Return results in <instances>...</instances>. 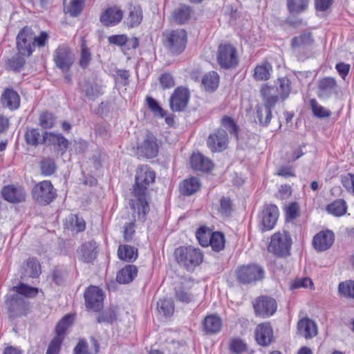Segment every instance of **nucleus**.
<instances>
[{
	"instance_id": "nucleus-58",
	"label": "nucleus",
	"mask_w": 354,
	"mask_h": 354,
	"mask_svg": "<svg viewBox=\"0 0 354 354\" xmlns=\"http://www.w3.org/2000/svg\"><path fill=\"white\" fill-rule=\"evenodd\" d=\"M62 339L58 337H54L50 341L46 354H59Z\"/></svg>"
},
{
	"instance_id": "nucleus-34",
	"label": "nucleus",
	"mask_w": 354,
	"mask_h": 354,
	"mask_svg": "<svg viewBox=\"0 0 354 354\" xmlns=\"http://www.w3.org/2000/svg\"><path fill=\"white\" fill-rule=\"evenodd\" d=\"M313 42V39L310 32H304L295 37L292 40V47L293 48H305L310 46Z\"/></svg>"
},
{
	"instance_id": "nucleus-63",
	"label": "nucleus",
	"mask_w": 354,
	"mask_h": 354,
	"mask_svg": "<svg viewBox=\"0 0 354 354\" xmlns=\"http://www.w3.org/2000/svg\"><path fill=\"white\" fill-rule=\"evenodd\" d=\"M246 344L241 339H236L232 341L230 349L233 353H241L246 350Z\"/></svg>"
},
{
	"instance_id": "nucleus-32",
	"label": "nucleus",
	"mask_w": 354,
	"mask_h": 354,
	"mask_svg": "<svg viewBox=\"0 0 354 354\" xmlns=\"http://www.w3.org/2000/svg\"><path fill=\"white\" fill-rule=\"evenodd\" d=\"M118 255L121 260L131 262L137 259V250L128 245H120L118 250Z\"/></svg>"
},
{
	"instance_id": "nucleus-59",
	"label": "nucleus",
	"mask_w": 354,
	"mask_h": 354,
	"mask_svg": "<svg viewBox=\"0 0 354 354\" xmlns=\"http://www.w3.org/2000/svg\"><path fill=\"white\" fill-rule=\"evenodd\" d=\"M129 74L127 71L118 70L115 74V80L117 84L120 86H125L127 85Z\"/></svg>"
},
{
	"instance_id": "nucleus-57",
	"label": "nucleus",
	"mask_w": 354,
	"mask_h": 354,
	"mask_svg": "<svg viewBox=\"0 0 354 354\" xmlns=\"http://www.w3.org/2000/svg\"><path fill=\"white\" fill-rule=\"evenodd\" d=\"M218 211L223 216H229L232 212L231 201L225 197L221 198Z\"/></svg>"
},
{
	"instance_id": "nucleus-29",
	"label": "nucleus",
	"mask_w": 354,
	"mask_h": 354,
	"mask_svg": "<svg viewBox=\"0 0 354 354\" xmlns=\"http://www.w3.org/2000/svg\"><path fill=\"white\" fill-rule=\"evenodd\" d=\"M138 269L134 265H127L121 269L117 274V281L120 283H129L137 276Z\"/></svg>"
},
{
	"instance_id": "nucleus-43",
	"label": "nucleus",
	"mask_w": 354,
	"mask_h": 354,
	"mask_svg": "<svg viewBox=\"0 0 354 354\" xmlns=\"http://www.w3.org/2000/svg\"><path fill=\"white\" fill-rule=\"evenodd\" d=\"M219 82V75L215 71L209 72L202 79V84L206 88H217Z\"/></svg>"
},
{
	"instance_id": "nucleus-56",
	"label": "nucleus",
	"mask_w": 354,
	"mask_h": 354,
	"mask_svg": "<svg viewBox=\"0 0 354 354\" xmlns=\"http://www.w3.org/2000/svg\"><path fill=\"white\" fill-rule=\"evenodd\" d=\"M91 60V54L85 45L82 46L79 64L82 68H86Z\"/></svg>"
},
{
	"instance_id": "nucleus-35",
	"label": "nucleus",
	"mask_w": 354,
	"mask_h": 354,
	"mask_svg": "<svg viewBox=\"0 0 354 354\" xmlns=\"http://www.w3.org/2000/svg\"><path fill=\"white\" fill-rule=\"evenodd\" d=\"M25 140L26 143L31 146H37L42 144V136L40 135L39 130L34 128H27L25 132Z\"/></svg>"
},
{
	"instance_id": "nucleus-54",
	"label": "nucleus",
	"mask_w": 354,
	"mask_h": 354,
	"mask_svg": "<svg viewBox=\"0 0 354 354\" xmlns=\"http://www.w3.org/2000/svg\"><path fill=\"white\" fill-rule=\"evenodd\" d=\"M39 124L44 129H51L54 127L55 119L53 115L48 112H44L39 115Z\"/></svg>"
},
{
	"instance_id": "nucleus-13",
	"label": "nucleus",
	"mask_w": 354,
	"mask_h": 354,
	"mask_svg": "<svg viewBox=\"0 0 354 354\" xmlns=\"http://www.w3.org/2000/svg\"><path fill=\"white\" fill-rule=\"evenodd\" d=\"M228 144V135L223 129H216L210 133L207 140V145L212 152H221L225 150Z\"/></svg>"
},
{
	"instance_id": "nucleus-44",
	"label": "nucleus",
	"mask_w": 354,
	"mask_h": 354,
	"mask_svg": "<svg viewBox=\"0 0 354 354\" xmlns=\"http://www.w3.org/2000/svg\"><path fill=\"white\" fill-rule=\"evenodd\" d=\"M146 102L149 110L154 117L162 118L166 115V111L160 106L158 102L151 97H146Z\"/></svg>"
},
{
	"instance_id": "nucleus-61",
	"label": "nucleus",
	"mask_w": 354,
	"mask_h": 354,
	"mask_svg": "<svg viewBox=\"0 0 354 354\" xmlns=\"http://www.w3.org/2000/svg\"><path fill=\"white\" fill-rule=\"evenodd\" d=\"M342 183L348 192L354 195V174H348L344 176L342 179Z\"/></svg>"
},
{
	"instance_id": "nucleus-33",
	"label": "nucleus",
	"mask_w": 354,
	"mask_h": 354,
	"mask_svg": "<svg viewBox=\"0 0 354 354\" xmlns=\"http://www.w3.org/2000/svg\"><path fill=\"white\" fill-rule=\"evenodd\" d=\"M347 205L344 200L337 199L328 205L326 210L328 213L335 216H341L346 212Z\"/></svg>"
},
{
	"instance_id": "nucleus-16",
	"label": "nucleus",
	"mask_w": 354,
	"mask_h": 354,
	"mask_svg": "<svg viewBox=\"0 0 354 354\" xmlns=\"http://www.w3.org/2000/svg\"><path fill=\"white\" fill-rule=\"evenodd\" d=\"M1 196L5 201L10 203H19L26 201V193L22 187L11 185L3 187Z\"/></svg>"
},
{
	"instance_id": "nucleus-40",
	"label": "nucleus",
	"mask_w": 354,
	"mask_h": 354,
	"mask_svg": "<svg viewBox=\"0 0 354 354\" xmlns=\"http://www.w3.org/2000/svg\"><path fill=\"white\" fill-rule=\"evenodd\" d=\"M64 3L65 11L75 17L82 11L84 0H64Z\"/></svg>"
},
{
	"instance_id": "nucleus-24",
	"label": "nucleus",
	"mask_w": 354,
	"mask_h": 354,
	"mask_svg": "<svg viewBox=\"0 0 354 354\" xmlns=\"http://www.w3.org/2000/svg\"><path fill=\"white\" fill-rule=\"evenodd\" d=\"M299 333L306 339H310L317 334V324L309 318H304L297 324Z\"/></svg>"
},
{
	"instance_id": "nucleus-31",
	"label": "nucleus",
	"mask_w": 354,
	"mask_h": 354,
	"mask_svg": "<svg viewBox=\"0 0 354 354\" xmlns=\"http://www.w3.org/2000/svg\"><path fill=\"white\" fill-rule=\"evenodd\" d=\"M222 326L221 319L216 315H208L203 321V328L207 334H214L220 331Z\"/></svg>"
},
{
	"instance_id": "nucleus-52",
	"label": "nucleus",
	"mask_w": 354,
	"mask_h": 354,
	"mask_svg": "<svg viewBox=\"0 0 354 354\" xmlns=\"http://www.w3.org/2000/svg\"><path fill=\"white\" fill-rule=\"evenodd\" d=\"M40 167L42 174L44 176H50L55 172L56 164L53 159L46 158L41 161Z\"/></svg>"
},
{
	"instance_id": "nucleus-19",
	"label": "nucleus",
	"mask_w": 354,
	"mask_h": 354,
	"mask_svg": "<svg viewBox=\"0 0 354 354\" xmlns=\"http://www.w3.org/2000/svg\"><path fill=\"white\" fill-rule=\"evenodd\" d=\"M273 330L270 323L264 322L257 325L255 329V339L263 346H268L273 341Z\"/></svg>"
},
{
	"instance_id": "nucleus-42",
	"label": "nucleus",
	"mask_w": 354,
	"mask_h": 354,
	"mask_svg": "<svg viewBox=\"0 0 354 354\" xmlns=\"http://www.w3.org/2000/svg\"><path fill=\"white\" fill-rule=\"evenodd\" d=\"M190 14L191 10L188 6H181L173 12L172 17L176 23L183 24L189 19Z\"/></svg>"
},
{
	"instance_id": "nucleus-45",
	"label": "nucleus",
	"mask_w": 354,
	"mask_h": 354,
	"mask_svg": "<svg viewBox=\"0 0 354 354\" xmlns=\"http://www.w3.org/2000/svg\"><path fill=\"white\" fill-rule=\"evenodd\" d=\"M338 292L341 296L354 299V281H346L339 283Z\"/></svg>"
},
{
	"instance_id": "nucleus-17",
	"label": "nucleus",
	"mask_w": 354,
	"mask_h": 354,
	"mask_svg": "<svg viewBox=\"0 0 354 354\" xmlns=\"http://www.w3.org/2000/svg\"><path fill=\"white\" fill-rule=\"evenodd\" d=\"M42 142L46 145H53L63 155L69 146V141L61 133L46 131L42 135Z\"/></svg>"
},
{
	"instance_id": "nucleus-26",
	"label": "nucleus",
	"mask_w": 354,
	"mask_h": 354,
	"mask_svg": "<svg viewBox=\"0 0 354 354\" xmlns=\"http://www.w3.org/2000/svg\"><path fill=\"white\" fill-rule=\"evenodd\" d=\"M255 122L261 127H268L272 118V110L268 107L258 104L255 106V111L254 113Z\"/></svg>"
},
{
	"instance_id": "nucleus-1",
	"label": "nucleus",
	"mask_w": 354,
	"mask_h": 354,
	"mask_svg": "<svg viewBox=\"0 0 354 354\" xmlns=\"http://www.w3.org/2000/svg\"><path fill=\"white\" fill-rule=\"evenodd\" d=\"M156 173L148 165L139 167L136 170V183L133 185V195L137 198L136 202L131 201V207L138 212V218L144 221L149 211V206L146 200V192L148 187L154 183Z\"/></svg>"
},
{
	"instance_id": "nucleus-64",
	"label": "nucleus",
	"mask_w": 354,
	"mask_h": 354,
	"mask_svg": "<svg viewBox=\"0 0 354 354\" xmlns=\"http://www.w3.org/2000/svg\"><path fill=\"white\" fill-rule=\"evenodd\" d=\"M277 175L282 176L285 178L295 176V171L292 167L288 165L280 167L277 170Z\"/></svg>"
},
{
	"instance_id": "nucleus-36",
	"label": "nucleus",
	"mask_w": 354,
	"mask_h": 354,
	"mask_svg": "<svg viewBox=\"0 0 354 354\" xmlns=\"http://www.w3.org/2000/svg\"><path fill=\"white\" fill-rule=\"evenodd\" d=\"M272 69V66L269 63H263L254 68V77L257 80H267L270 76Z\"/></svg>"
},
{
	"instance_id": "nucleus-41",
	"label": "nucleus",
	"mask_w": 354,
	"mask_h": 354,
	"mask_svg": "<svg viewBox=\"0 0 354 354\" xmlns=\"http://www.w3.org/2000/svg\"><path fill=\"white\" fill-rule=\"evenodd\" d=\"M157 308L159 313H162L165 317L173 315L174 304L171 299H162L157 302Z\"/></svg>"
},
{
	"instance_id": "nucleus-38",
	"label": "nucleus",
	"mask_w": 354,
	"mask_h": 354,
	"mask_svg": "<svg viewBox=\"0 0 354 354\" xmlns=\"http://www.w3.org/2000/svg\"><path fill=\"white\" fill-rule=\"evenodd\" d=\"M142 20V12L140 7H133L128 15L126 23L129 27L138 26Z\"/></svg>"
},
{
	"instance_id": "nucleus-48",
	"label": "nucleus",
	"mask_w": 354,
	"mask_h": 354,
	"mask_svg": "<svg viewBox=\"0 0 354 354\" xmlns=\"http://www.w3.org/2000/svg\"><path fill=\"white\" fill-rule=\"evenodd\" d=\"M175 297L176 300L185 304L189 303L193 299L189 289L183 286L175 288Z\"/></svg>"
},
{
	"instance_id": "nucleus-55",
	"label": "nucleus",
	"mask_w": 354,
	"mask_h": 354,
	"mask_svg": "<svg viewBox=\"0 0 354 354\" xmlns=\"http://www.w3.org/2000/svg\"><path fill=\"white\" fill-rule=\"evenodd\" d=\"M221 124L228 130L230 134L238 136L239 127L232 118L224 116L221 120Z\"/></svg>"
},
{
	"instance_id": "nucleus-46",
	"label": "nucleus",
	"mask_w": 354,
	"mask_h": 354,
	"mask_svg": "<svg viewBox=\"0 0 354 354\" xmlns=\"http://www.w3.org/2000/svg\"><path fill=\"white\" fill-rule=\"evenodd\" d=\"M72 322V317L69 315L64 316L57 324L55 328L56 335L62 340L64 339V335L70 326Z\"/></svg>"
},
{
	"instance_id": "nucleus-27",
	"label": "nucleus",
	"mask_w": 354,
	"mask_h": 354,
	"mask_svg": "<svg viewBox=\"0 0 354 354\" xmlns=\"http://www.w3.org/2000/svg\"><path fill=\"white\" fill-rule=\"evenodd\" d=\"M1 103L3 106L15 110L19 107L20 97L15 90H5L1 96Z\"/></svg>"
},
{
	"instance_id": "nucleus-12",
	"label": "nucleus",
	"mask_w": 354,
	"mask_h": 354,
	"mask_svg": "<svg viewBox=\"0 0 354 354\" xmlns=\"http://www.w3.org/2000/svg\"><path fill=\"white\" fill-rule=\"evenodd\" d=\"M53 60L57 68L65 73L73 64L74 55L66 46H59L54 52Z\"/></svg>"
},
{
	"instance_id": "nucleus-15",
	"label": "nucleus",
	"mask_w": 354,
	"mask_h": 354,
	"mask_svg": "<svg viewBox=\"0 0 354 354\" xmlns=\"http://www.w3.org/2000/svg\"><path fill=\"white\" fill-rule=\"evenodd\" d=\"M263 99L262 105L270 110L275 106L279 101L285 100L289 95L288 90H261Z\"/></svg>"
},
{
	"instance_id": "nucleus-18",
	"label": "nucleus",
	"mask_w": 354,
	"mask_h": 354,
	"mask_svg": "<svg viewBox=\"0 0 354 354\" xmlns=\"http://www.w3.org/2000/svg\"><path fill=\"white\" fill-rule=\"evenodd\" d=\"M278 216L279 211L276 205H266L261 212V230H272L277 223Z\"/></svg>"
},
{
	"instance_id": "nucleus-7",
	"label": "nucleus",
	"mask_w": 354,
	"mask_h": 354,
	"mask_svg": "<svg viewBox=\"0 0 354 354\" xmlns=\"http://www.w3.org/2000/svg\"><path fill=\"white\" fill-rule=\"evenodd\" d=\"M236 277L239 282L248 284L261 280L264 277V270L255 264L242 266L236 269Z\"/></svg>"
},
{
	"instance_id": "nucleus-5",
	"label": "nucleus",
	"mask_w": 354,
	"mask_h": 354,
	"mask_svg": "<svg viewBox=\"0 0 354 354\" xmlns=\"http://www.w3.org/2000/svg\"><path fill=\"white\" fill-rule=\"evenodd\" d=\"M164 44L168 51L173 55H178L185 49L187 36L183 29H177L164 35Z\"/></svg>"
},
{
	"instance_id": "nucleus-14",
	"label": "nucleus",
	"mask_w": 354,
	"mask_h": 354,
	"mask_svg": "<svg viewBox=\"0 0 354 354\" xmlns=\"http://www.w3.org/2000/svg\"><path fill=\"white\" fill-rule=\"evenodd\" d=\"M158 150L157 139L151 133H147L145 136L143 142L138 147V153L147 158H153L157 156Z\"/></svg>"
},
{
	"instance_id": "nucleus-47",
	"label": "nucleus",
	"mask_w": 354,
	"mask_h": 354,
	"mask_svg": "<svg viewBox=\"0 0 354 354\" xmlns=\"http://www.w3.org/2000/svg\"><path fill=\"white\" fill-rule=\"evenodd\" d=\"M213 232L206 227H201L196 232V238L203 247L209 246V241L212 236Z\"/></svg>"
},
{
	"instance_id": "nucleus-6",
	"label": "nucleus",
	"mask_w": 354,
	"mask_h": 354,
	"mask_svg": "<svg viewBox=\"0 0 354 354\" xmlns=\"http://www.w3.org/2000/svg\"><path fill=\"white\" fill-rule=\"evenodd\" d=\"M32 195L38 204L46 205L56 198L57 193L50 180H43L34 186Z\"/></svg>"
},
{
	"instance_id": "nucleus-60",
	"label": "nucleus",
	"mask_w": 354,
	"mask_h": 354,
	"mask_svg": "<svg viewBox=\"0 0 354 354\" xmlns=\"http://www.w3.org/2000/svg\"><path fill=\"white\" fill-rule=\"evenodd\" d=\"M161 86L163 88H170L175 86L173 76L169 73H164L159 77Z\"/></svg>"
},
{
	"instance_id": "nucleus-30",
	"label": "nucleus",
	"mask_w": 354,
	"mask_h": 354,
	"mask_svg": "<svg viewBox=\"0 0 354 354\" xmlns=\"http://www.w3.org/2000/svg\"><path fill=\"white\" fill-rule=\"evenodd\" d=\"M201 184L197 177H190L184 180L180 186V192L185 196H191L197 192Z\"/></svg>"
},
{
	"instance_id": "nucleus-9",
	"label": "nucleus",
	"mask_w": 354,
	"mask_h": 354,
	"mask_svg": "<svg viewBox=\"0 0 354 354\" xmlns=\"http://www.w3.org/2000/svg\"><path fill=\"white\" fill-rule=\"evenodd\" d=\"M85 305L87 309L99 312L103 307L104 292L97 286H91L84 293Z\"/></svg>"
},
{
	"instance_id": "nucleus-10",
	"label": "nucleus",
	"mask_w": 354,
	"mask_h": 354,
	"mask_svg": "<svg viewBox=\"0 0 354 354\" xmlns=\"http://www.w3.org/2000/svg\"><path fill=\"white\" fill-rule=\"evenodd\" d=\"M35 34L31 29L24 28L17 37V48L22 56H30L34 50Z\"/></svg>"
},
{
	"instance_id": "nucleus-11",
	"label": "nucleus",
	"mask_w": 354,
	"mask_h": 354,
	"mask_svg": "<svg viewBox=\"0 0 354 354\" xmlns=\"http://www.w3.org/2000/svg\"><path fill=\"white\" fill-rule=\"evenodd\" d=\"M253 307L257 316L266 318L272 315L276 312L277 304L273 298L261 296L255 299Z\"/></svg>"
},
{
	"instance_id": "nucleus-51",
	"label": "nucleus",
	"mask_w": 354,
	"mask_h": 354,
	"mask_svg": "<svg viewBox=\"0 0 354 354\" xmlns=\"http://www.w3.org/2000/svg\"><path fill=\"white\" fill-rule=\"evenodd\" d=\"M26 269L29 277L32 278L37 277L41 273L40 264L36 259H28L26 261Z\"/></svg>"
},
{
	"instance_id": "nucleus-25",
	"label": "nucleus",
	"mask_w": 354,
	"mask_h": 354,
	"mask_svg": "<svg viewBox=\"0 0 354 354\" xmlns=\"http://www.w3.org/2000/svg\"><path fill=\"white\" fill-rule=\"evenodd\" d=\"M192 168L201 171H209L213 168V163L209 158L200 153H193L190 158Z\"/></svg>"
},
{
	"instance_id": "nucleus-49",
	"label": "nucleus",
	"mask_w": 354,
	"mask_h": 354,
	"mask_svg": "<svg viewBox=\"0 0 354 354\" xmlns=\"http://www.w3.org/2000/svg\"><path fill=\"white\" fill-rule=\"evenodd\" d=\"M117 319V313L115 309L109 308L100 313L97 317V323L112 324Z\"/></svg>"
},
{
	"instance_id": "nucleus-53",
	"label": "nucleus",
	"mask_w": 354,
	"mask_h": 354,
	"mask_svg": "<svg viewBox=\"0 0 354 354\" xmlns=\"http://www.w3.org/2000/svg\"><path fill=\"white\" fill-rule=\"evenodd\" d=\"M68 221L73 230H75L77 232H80L85 230L86 223L84 220L82 218L79 217L77 215H71L68 217Z\"/></svg>"
},
{
	"instance_id": "nucleus-8",
	"label": "nucleus",
	"mask_w": 354,
	"mask_h": 354,
	"mask_svg": "<svg viewBox=\"0 0 354 354\" xmlns=\"http://www.w3.org/2000/svg\"><path fill=\"white\" fill-rule=\"evenodd\" d=\"M217 61L221 68H231L238 64L236 50L229 44L220 45L217 52Z\"/></svg>"
},
{
	"instance_id": "nucleus-2",
	"label": "nucleus",
	"mask_w": 354,
	"mask_h": 354,
	"mask_svg": "<svg viewBox=\"0 0 354 354\" xmlns=\"http://www.w3.org/2000/svg\"><path fill=\"white\" fill-rule=\"evenodd\" d=\"M15 288L17 292L12 296H8L6 300L8 310L13 317L25 315L28 310V304L23 296L34 297L37 295L38 289L24 283H20Z\"/></svg>"
},
{
	"instance_id": "nucleus-20",
	"label": "nucleus",
	"mask_w": 354,
	"mask_h": 354,
	"mask_svg": "<svg viewBox=\"0 0 354 354\" xmlns=\"http://www.w3.org/2000/svg\"><path fill=\"white\" fill-rule=\"evenodd\" d=\"M334 234L330 230L322 231L313 238V244L315 249L323 252L331 247L334 242Z\"/></svg>"
},
{
	"instance_id": "nucleus-28",
	"label": "nucleus",
	"mask_w": 354,
	"mask_h": 354,
	"mask_svg": "<svg viewBox=\"0 0 354 354\" xmlns=\"http://www.w3.org/2000/svg\"><path fill=\"white\" fill-rule=\"evenodd\" d=\"M97 244L95 241H91L86 242L81 246V260L84 262H92L97 256Z\"/></svg>"
},
{
	"instance_id": "nucleus-22",
	"label": "nucleus",
	"mask_w": 354,
	"mask_h": 354,
	"mask_svg": "<svg viewBox=\"0 0 354 354\" xmlns=\"http://www.w3.org/2000/svg\"><path fill=\"white\" fill-rule=\"evenodd\" d=\"M189 90H175L169 100L170 108L173 111H181L187 105L189 95Z\"/></svg>"
},
{
	"instance_id": "nucleus-50",
	"label": "nucleus",
	"mask_w": 354,
	"mask_h": 354,
	"mask_svg": "<svg viewBox=\"0 0 354 354\" xmlns=\"http://www.w3.org/2000/svg\"><path fill=\"white\" fill-rule=\"evenodd\" d=\"M308 1L309 0H288V8L292 13H299L306 10Z\"/></svg>"
},
{
	"instance_id": "nucleus-39",
	"label": "nucleus",
	"mask_w": 354,
	"mask_h": 354,
	"mask_svg": "<svg viewBox=\"0 0 354 354\" xmlns=\"http://www.w3.org/2000/svg\"><path fill=\"white\" fill-rule=\"evenodd\" d=\"M309 105L313 115L317 118H328L331 115L330 110H328L324 106H321L314 98L309 100Z\"/></svg>"
},
{
	"instance_id": "nucleus-3",
	"label": "nucleus",
	"mask_w": 354,
	"mask_h": 354,
	"mask_svg": "<svg viewBox=\"0 0 354 354\" xmlns=\"http://www.w3.org/2000/svg\"><path fill=\"white\" fill-rule=\"evenodd\" d=\"M174 256L178 263L187 270H192L198 266L203 261V257L201 250L192 246H180L176 248Z\"/></svg>"
},
{
	"instance_id": "nucleus-4",
	"label": "nucleus",
	"mask_w": 354,
	"mask_h": 354,
	"mask_svg": "<svg viewBox=\"0 0 354 354\" xmlns=\"http://www.w3.org/2000/svg\"><path fill=\"white\" fill-rule=\"evenodd\" d=\"M292 239L286 231L274 233L270 239L268 250L279 257H286L290 254Z\"/></svg>"
},
{
	"instance_id": "nucleus-37",
	"label": "nucleus",
	"mask_w": 354,
	"mask_h": 354,
	"mask_svg": "<svg viewBox=\"0 0 354 354\" xmlns=\"http://www.w3.org/2000/svg\"><path fill=\"white\" fill-rule=\"evenodd\" d=\"M225 236L222 232H214L212 234L210 241H209V245H210L212 250L215 252H220L225 248Z\"/></svg>"
},
{
	"instance_id": "nucleus-62",
	"label": "nucleus",
	"mask_w": 354,
	"mask_h": 354,
	"mask_svg": "<svg viewBox=\"0 0 354 354\" xmlns=\"http://www.w3.org/2000/svg\"><path fill=\"white\" fill-rule=\"evenodd\" d=\"M68 276L66 270L55 269L53 273V279L57 285H62Z\"/></svg>"
},
{
	"instance_id": "nucleus-21",
	"label": "nucleus",
	"mask_w": 354,
	"mask_h": 354,
	"mask_svg": "<svg viewBox=\"0 0 354 354\" xmlns=\"http://www.w3.org/2000/svg\"><path fill=\"white\" fill-rule=\"evenodd\" d=\"M123 17L122 10L118 6L108 8L100 16V21L106 26L118 24Z\"/></svg>"
},
{
	"instance_id": "nucleus-23",
	"label": "nucleus",
	"mask_w": 354,
	"mask_h": 354,
	"mask_svg": "<svg viewBox=\"0 0 354 354\" xmlns=\"http://www.w3.org/2000/svg\"><path fill=\"white\" fill-rule=\"evenodd\" d=\"M108 41L122 48L123 50L134 49L138 46L136 38H129L126 35H114L108 37Z\"/></svg>"
}]
</instances>
